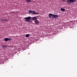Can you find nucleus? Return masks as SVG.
I'll return each mask as SVG.
<instances>
[{
  "label": "nucleus",
  "mask_w": 77,
  "mask_h": 77,
  "mask_svg": "<svg viewBox=\"0 0 77 77\" xmlns=\"http://www.w3.org/2000/svg\"><path fill=\"white\" fill-rule=\"evenodd\" d=\"M48 16L50 18H51V17H52L53 18H57L59 17L58 15L53 14H49Z\"/></svg>",
  "instance_id": "nucleus-1"
},
{
  "label": "nucleus",
  "mask_w": 77,
  "mask_h": 77,
  "mask_svg": "<svg viewBox=\"0 0 77 77\" xmlns=\"http://www.w3.org/2000/svg\"><path fill=\"white\" fill-rule=\"evenodd\" d=\"M29 14H33L34 15L36 14L38 15L39 14V13L36 12L35 11H32L31 10H30L29 11Z\"/></svg>",
  "instance_id": "nucleus-2"
},
{
  "label": "nucleus",
  "mask_w": 77,
  "mask_h": 77,
  "mask_svg": "<svg viewBox=\"0 0 77 77\" xmlns=\"http://www.w3.org/2000/svg\"><path fill=\"white\" fill-rule=\"evenodd\" d=\"M25 22H29V23H31V21L30 20L31 19V17H25Z\"/></svg>",
  "instance_id": "nucleus-3"
},
{
  "label": "nucleus",
  "mask_w": 77,
  "mask_h": 77,
  "mask_svg": "<svg viewBox=\"0 0 77 77\" xmlns=\"http://www.w3.org/2000/svg\"><path fill=\"white\" fill-rule=\"evenodd\" d=\"M76 1L75 0H68L67 1V3L69 5L71 4V3H74Z\"/></svg>",
  "instance_id": "nucleus-4"
},
{
  "label": "nucleus",
  "mask_w": 77,
  "mask_h": 77,
  "mask_svg": "<svg viewBox=\"0 0 77 77\" xmlns=\"http://www.w3.org/2000/svg\"><path fill=\"white\" fill-rule=\"evenodd\" d=\"M11 39L9 38H5L4 39L5 41H11Z\"/></svg>",
  "instance_id": "nucleus-5"
},
{
  "label": "nucleus",
  "mask_w": 77,
  "mask_h": 77,
  "mask_svg": "<svg viewBox=\"0 0 77 77\" xmlns=\"http://www.w3.org/2000/svg\"><path fill=\"white\" fill-rule=\"evenodd\" d=\"M32 20H37V17H33L32 19Z\"/></svg>",
  "instance_id": "nucleus-6"
},
{
  "label": "nucleus",
  "mask_w": 77,
  "mask_h": 77,
  "mask_svg": "<svg viewBox=\"0 0 77 77\" xmlns=\"http://www.w3.org/2000/svg\"><path fill=\"white\" fill-rule=\"evenodd\" d=\"M26 1L27 3H30V2H31V0H26Z\"/></svg>",
  "instance_id": "nucleus-7"
},
{
  "label": "nucleus",
  "mask_w": 77,
  "mask_h": 77,
  "mask_svg": "<svg viewBox=\"0 0 77 77\" xmlns=\"http://www.w3.org/2000/svg\"><path fill=\"white\" fill-rule=\"evenodd\" d=\"M60 10L63 12H64V11H65V9L63 8H61L60 9Z\"/></svg>",
  "instance_id": "nucleus-8"
},
{
  "label": "nucleus",
  "mask_w": 77,
  "mask_h": 77,
  "mask_svg": "<svg viewBox=\"0 0 77 77\" xmlns=\"http://www.w3.org/2000/svg\"><path fill=\"white\" fill-rule=\"evenodd\" d=\"M2 47L3 48H6L7 47V46H6L5 45H4L3 46H2Z\"/></svg>",
  "instance_id": "nucleus-9"
},
{
  "label": "nucleus",
  "mask_w": 77,
  "mask_h": 77,
  "mask_svg": "<svg viewBox=\"0 0 77 77\" xmlns=\"http://www.w3.org/2000/svg\"><path fill=\"white\" fill-rule=\"evenodd\" d=\"M29 36H30V35L29 34H28L26 35L25 36L26 38H28V37H29Z\"/></svg>",
  "instance_id": "nucleus-10"
},
{
  "label": "nucleus",
  "mask_w": 77,
  "mask_h": 77,
  "mask_svg": "<svg viewBox=\"0 0 77 77\" xmlns=\"http://www.w3.org/2000/svg\"><path fill=\"white\" fill-rule=\"evenodd\" d=\"M38 21L37 20H36L35 21V23L36 24H38Z\"/></svg>",
  "instance_id": "nucleus-11"
},
{
  "label": "nucleus",
  "mask_w": 77,
  "mask_h": 77,
  "mask_svg": "<svg viewBox=\"0 0 77 77\" xmlns=\"http://www.w3.org/2000/svg\"><path fill=\"white\" fill-rule=\"evenodd\" d=\"M4 21H6V22H7L8 21V19H4Z\"/></svg>",
  "instance_id": "nucleus-12"
},
{
  "label": "nucleus",
  "mask_w": 77,
  "mask_h": 77,
  "mask_svg": "<svg viewBox=\"0 0 77 77\" xmlns=\"http://www.w3.org/2000/svg\"><path fill=\"white\" fill-rule=\"evenodd\" d=\"M1 21L2 22H4V19H1Z\"/></svg>",
  "instance_id": "nucleus-13"
},
{
  "label": "nucleus",
  "mask_w": 77,
  "mask_h": 77,
  "mask_svg": "<svg viewBox=\"0 0 77 77\" xmlns=\"http://www.w3.org/2000/svg\"><path fill=\"white\" fill-rule=\"evenodd\" d=\"M63 2H66L65 0H63Z\"/></svg>",
  "instance_id": "nucleus-14"
},
{
  "label": "nucleus",
  "mask_w": 77,
  "mask_h": 77,
  "mask_svg": "<svg viewBox=\"0 0 77 77\" xmlns=\"http://www.w3.org/2000/svg\"><path fill=\"white\" fill-rule=\"evenodd\" d=\"M68 23H66V24H67Z\"/></svg>",
  "instance_id": "nucleus-15"
}]
</instances>
